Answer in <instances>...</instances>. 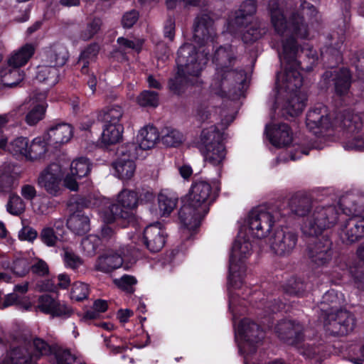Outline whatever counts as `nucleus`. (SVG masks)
<instances>
[{"mask_svg": "<svg viewBox=\"0 0 364 364\" xmlns=\"http://www.w3.org/2000/svg\"><path fill=\"white\" fill-rule=\"evenodd\" d=\"M237 332L244 341L242 348L248 353L255 352L257 346L264 338V331L261 327L248 318L241 321Z\"/></svg>", "mask_w": 364, "mask_h": 364, "instance_id": "nucleus-15", "label": "nucleus"}, {"mask_svg": "<svg viewBox=\"0 0 364 364\" xmlns=\"http://www.w3.org/2000/svg\"><path fill=\"white\" fill-rule=\"evenodd\" d=\"M285 215L286 213L276 206L259 205L252 208L247 218L250 234L258 239L266 237Z\"/></svg>", "mask_w": 364, "mask_h": 364, "instance_id": "nucleus-5", "label": "nucleus"}, {"mask_svg": "<svg viewBox=\"0 0 364 364\" xmlns=\"http://www.w3.org/2000/svg\"><path fill=\"white\" fill-rule=\"evenodd\" d=\"M113 167L115 169L117 177L124 181L131 179L136 170L134 160L127 158H118L113 163Z\"/></svg>", "mask_w": 364, "mask_h": 364, "instance_id": "nucleus-34", "label": "nucleus"}, {"mask_svg": "<svg viewBox=\"0 0 364 364\" xmlns=\"http://www.w3.org/2000/svg\"><path fill=\"white\" fill-rule=\"evenodd\" d=\"M217 38L214 21L208 14L198 15L193 24V41L200 48L210 50Z\"/></svg>", "mask_w": 364, "mask_h": 364, "instance_id": "nucleus-12", "label": "nucleus"}, {"mask_svg": "<svg viewBox=\"0 0 364 364\" xmlns=\"http://www.w3.org/2000/svg\"><path fill=\"white\" fill-rule=\"evenodd\" d=\"M161 141L168 146H176L183 141V135L178 130L166 128L162 131Z\"/></svg>", "mask_w": 364, "mask_h": 364, "instance_id": "nucleus-45", "label": "nucleus"}, {"mask_svg": "<svg viewBox=\"0 0 364 364\" xmlns=\"http://www.w3.org/2000/svg\"><path fill=\"white\" fill-rule=\"evenodd\" d=\"M275 332L278 337L289 345L299 346L304 339V327L294 320H282L276 327Z\"/></svg>", "mask_w": 364, "mask_h": 364, "instance_id": "nucleus-19", "label": "nucleus"}, {"mask_svg": "<svg viewBox=\"0 0 364 364\" xmlns=\"http://www.w3.org/2000/svg\"><path fill=\"white\" fill-rule=\"evenodd\" d=\"M325 80L332 78L334 81L336 93L339 96L346 95L350 87L351 75L348 69L326 71L323 75Z\"/></svg>", "mask_w": 364, "mask_h": 364, "instance_id": "nucleus-22", "label": "nucleus"}, {"mask_svg": "<svg viewBox=\"0 0 364 364\" xmlns=\"http://www.w3.org/2000/svg\"><path fill=\"white\" fill-rule=\"evenodd\" d=\"M178 197L173 192L161 191L158 196L160 212L163 215H168L176 208Z\"/></svg>", "mask_w": 364, "mask_h": 364, "instance_id": "nucleus-35", "label": "nucleus"}, {"mask_svg": "<svg viewBox=\"0 0 364 364\" xmlns=\"http://www.w3.org/2000/svg\"><path fill=\"white\" fill-rule=\"evenodd\" d=\"M99 52V46L92 44L88 46L80 55V63H82V72L85 73L89 60L94 59Z\"/></svg>", "mask_w": 364, "mask_h": 364, "instance_id": "nucleus-54", "label": "nucleus"}, {"mask_svg": "<svg viewBox=\"0 0 364 364\" xmlns=\"http://www.w3.org/2000/svg\"><path fill=\"white\" fill-rule=\"evenodd\" d=\"M48 144L45 135L34 138L31 143L28 142L27 159L36 161L43 158L48 151Z\"/></svg>", "mask_w": 364, "mask_h": 364, "instance_id": "nucleus-29", "label": "nucleus"}, {"mask_svg": "<svg viewBox=\"0 0 364 364\" xmlns=\"http://www.w3.org/2000/svg\"><path fill=\"white\" fill-rule=\"evenodd\" d=\"M344 148L348 150L364 151V135L355 136L344 144Z\"/></svg>", "mask_w": 364, "mask_h": 364, "instance_id": "nucleus-63", "label": "nucleus"}, {"mask_svg": "<svg viewBox=\"0 0 364 364\" xmlns=\"http://www.w3.org/2000/svg\"><path fill=\"white\" fill-rule=\"evenodd\" d=\"M14 178L7 173L0 170V192L10 193L14 188Z\"/></svg>", "mask_w": 364, "mask_h": 364, "instance_id": "nucleus-61", "label": "nucleus"}, {"mask_svg": "<svg viewBox=\"0 0 364 364\" xmlns=\"http://www.w3.org/2000/svg\"><path fill=\"white\" fill-rule=\"evenodd\" d=\"M306 125L307 129L318 136L333 127L327 107L318 104L306 114Z\"/></svg>", "mask_w": 364, "mask_h": 364, "instance_id": "nucleus-17", "label": "nucleus"}, {"mask_svg": "<svg viewBox=\"0 0 364 364\" xmlns=\"http://www.w3.org/2000/svg\"><path fill=\"white\" fill-rule=\"evenodd\" d=\"M265 133L270 143L276 147L288 146L292 141V132L287 124L274 125L273 127L267 126Z\"/></svg>", "mask_w": 364, "mask_h": 364, "instance_id": "nucleus-21", "label": "nucleus"}, {"mask_svg": "<svg viewBox=\"0 0 364 364\" xmlns=\"http://www.w3.org/2000/svg\"><path fill=\"white\" fill-rule=\"evenodd\" d=\"M6 210L13 215H19L25 210V203L18 195L10 194Z\"/></svg>", "mask_w": 364, "mask_h": 364, "instance_id": "nucleus-47", "label": "nucleus"}, {"mask_svg": "<svg viewBox=\"0 0 364 364\" xmlns=\"http://www.w3.org/2000/svg\"><path fill=\"white\" fill-rule=\"evenodd\" d=\"M139 148L135 143H127L117 149V154L119 158H127L134 160L138 156Z\"/></svg>", "mask_w": 364, "mask_h": 364, "instance_id": "nucleus-50", "label": "nucleus"}, {"mask_svg": "<svg viewBox=\"0 0 364 364\" xmlns=\"http://www.w3.org/2000/svg\"><path fill=\"white\" fill-rule=\"evenodd\" d=\"M34 352L32 353L33 360L36 361L41 356L48 355L50 352V346L43 339L35 338L33 341Z\"/></svg>", "mask_w": 364, "mask_h": 364, "instance_id": "nucleus-57", "label": "nucleus"}, {"mask_svg": "<svg viewBox=\"0 0 364 364\" xmlns=\"http://www.w3.org/2000/svg\"><path fill=\"white\" fill-rule=\"evenodd\" d=\"M24 78V73L18 68L8 65L0 72L1 82L6 87H12L17 85Z\"/></svg>", "mask_w": 364, "mask_h": 364, "instance_id": "nucleus-32", "label": "nucleus"}, {"mask_svg": "<svg viewBox=\"0 0 364 364\" xmlns=\"http://www.w3.org/2000/svg\"><path fill=\"white\" fill-rule=\"evenodd\" d=\"M90 171V163L87 158L80 157L72 161L70 173L77 178L86 176Z\"/></svg>", "mask_w": 364, "mask_h": 364, "instance_id": "nucleus-42", "label": "nucleus"}, {"mask_svg": "<svg viewBox=\"0 0 364 364\" xmlns=\"http://www.w3.org/2000/svg\"><path fill=\"white\" fill-rule=\"evenodd\" d=\"M324 327L333 336H345L351 333L355 326V318L346 310H338L324 317Z\"/></svg>", "mask_w": 364, "mask_h": 364, "instance_id": "nucleus-13", "label": "nucleus"}, {"mask_svg": "<svg viewBox=\"0 0 364 364\" xmlns=\"http://www.w3.org/2000/svg\"><path fill=\"white\" fill-rule=\"evenodd\" d=\"M159 139V133L154 126H145L137 135L138 147L146 150L153 148Z\"/></svg>", "mask_w": 364, "mask_h": 364, "instance_id": "nucleus-27", "label": "nucleus"}, {"mask_svg": "<svg viewBox=\"0 0 364 364\" xmlns=\"http://www.w3.org/2000/svg\"><path fill=\"white\" fill-rule=\"evenodd\" d=\"M137 102L142 107H156L159 105L158 94L154 91H144L138 96Z\"/></svg>", "mask_w": 364, "mask_h": 364, "instance_id": "nucleus-49", "label": "nucleus"}, {"mask_svg": "<svg viewBox=\"0 0 364 364\" xmlns=\"http://www.w3.org/2000/svg\"><path fill=\"white\" fill-rule=\"evenodd\" d=\"M341 301V298L335 290L331 289L327 291L323 295L322 300L318 306L323 318L327 316L328 314L333 313V311L340 306Z\"/></svg>", "mask_w": 364, "mask_h": 364, "instance_id": "nucleus-33", "label": "nucleus"}, {"mask_svg": "<svg viewBox=\"0 0 364 364\" xmlns=\"http://www.w3.org/2000/svg\"><path fill=\"white\" fill-rule=\"evenodd\" d=\"M39 237L41 242L48 247H55L59 240L54 229L50 227L43 228L40 233Z\"/></svg>", "mask_w": 364, "mask_h": 364, "instance_id": "nucleus-55", "label": "nucleus"}, {"mask_svg": "<svg viewBox=\"0 0 364 364\" xmlns=\"http://www.w3.org/2000/svg\"><path fill=\"white\" fill-rule=\"evenodd\" d=\"M209 50L196 48V46L186 43L178 50L176 63L178 72L168 82L169 89L179 95L188 84H194L208 61Z\"/></svg>", "mask_w": 364, "mask_h": 364, "instance_id": "nucleus-3", "label": "nucleus"}, {"mask_svg": "<svg viewBox=\"0 0 364 364\" xmlns=\"http://www.w3.org/2000/svg\"><path fill=\"white\" fill-rule=\"evenodd\" d=\"M63 252V260L66 267L75 269L82 265V259L72 250L65 247Z\"/></svg>", "mask_w": 364, "mask_h": 364, "instance_id": "nucleus-51", "label": "nucleus"}, {"mask_svg": "<svg viewBox=\"0 0 364 364\" xmlns=\"http://www.w3.org/2000/svg\"><path fill=\"white\" fill-rule=\"evenodd\" d=\"M101 23H102L100 19H93L90 23L87 24L86 29L82 32V38L84 40H88L91 38L100 30Z\"/></svg>", "mask_w": 364, "mask_h": 364, "instance_id": "nucleus-62", "label": "nucleus"}, {"mask_svg": "<svg viewBox=\"0 0 364 364\" xmlns=\"http://www.w3.org/2000/svg\"><path fill=\"white\" fill-rule=\"evenodd\" d=\"M59 70L55 67L43 63L38 66L36 77L37 80L48 86L55 85L58 81Z\"/></svg>", "mask_w": 364, "mask_h": 364, "instance_id": "nucleus-30", "label": "nucleus"}, {"mask_svg": "<svg viewBox=\"0 0 364 364\" xmlns=\"http://www.w3.org/2000/svg\"><path fill=\"white\" fill-rule=\"evenodd\" d=\"M55 358L58 364H85L80 357L72 354L68 349H58Z\"/></svg>", "mask_w": 364, "mask_h": 364, "instance_id": "nucleus-48", "label": "nucleus"}, {"mask_svg": "<svg viewBox=\"0 0 364 364\" xmlns=\"http://www.w3.org/2000/svg\"><path fill=\"white\" fill-rule=\"evenodd\" d=\"M124 116V109L121 106L112 105L105 107L98 114V119L104 123L122 124L121 122Z\"/></svg>", "mask_w": 364, "mask_h": 364, "instance_id": "nucleus-37", "label": "nucleus"}, {"mask_svg": "<svg viewBox=\"0 0 364 364\" xmlns=\"http://www.w3.org/2000/svg\"><path fill=\"white\" fill-rule=\"evenodd\" d=\"M123 132L122 124L104 123L101 135L102 142L106 145L116 144L122 139Z\"/></svg>", "mask_w": 364, "mask_h": 364, "instance_id": "nucleus-28", "label": "nucleus"}, {"mask_svg": "<svg viewBox=\"0 0 364 364\" xmlns=\"http://www.w3.org/2000/svg\"><path fill=\"white\" fill-rule=\"evenodd\" d=\"M213 61L216 73L210 85L211 90L221 97L237 98L243 88L245 73L242 69H233L237 59L232 46H221L217 49Z\"/></svg>", "mask_w": 364, "mask_h": 364, "instance_id": "nucleus-2", "label": "nucleus"}, {"mask_svg": "<svg viewBox=\"0 0 364 364\" xmlns=\"http://www.w3.org/2000/svg\"><path fill=\"white\" fill-rule=\"evenodd\" d=\"M265 33V28H262L257 21H250L242 31V38L245 43H250L259 39Z\"/></svg>", "mask_w": 364, "mask_h": 364, "instance_id": "nucleus-39", "label": "nucleus"}, {"mask_svg": "<svg viewBox=\"0 0 364 364\" xmlns=\"http://www.w3.org/2000/svg\"><path fill=\"white\" fill-rule=\"evenodd\" d=\"M137 205V193L124 189L118 194L117 203H109L108 210L103 213V219L107 223H112L118 218L129 219Z\"/></svg>", "mask_w": 364, "mask_h": 364, "instance_id": "nucleus-10", "label": "nucleus"}, {"mask_svg": "<svg viewBox=\"0 0 364 364\" xmlns=\"http://www.w3.org/2000/svg\"><path fill=\"white\" fill-rule=\"evenodd\" d=\"M64 172L61 166L53 163L48 166L39 175L38 184L52 195L57 196L60 190Z\"/></svg>", "mask_w": 364, "mask_h": 364, "instance_id": "nucleus-18", "label": "nucleus"}, {"mask_svg": "<svg viewBox=\"0 0 364 364\" xmlns=\"http://www.w3.org/2000/svg\"><path fill=\"white\" fill-rule=\"evenodd\" d=\"M35 52V46L31 43H26L9 58L10 66L20 68L25 65Z\"/></svg>", "mask_w": 364, "mask_h": 364, "instance_id": "nucleus-31", "label": "nucleus"}, {"mask_svg": "<svg viewBox=\"0 0 364 364\" xmlns=\"http://www.w3.org/2000/svg\"><path fill=\"white\" fill-rule=\"evenodd\" d=\"M88 286L82 282H75L70 291V298L75 301H82L87 297Z\"/></svg>", "mask_w": 364, "mask_h": 364, "instance_id": "nucleus-53", "label": "nucleus"}, {"mask_svg": "<svg viewBox=\"0 0 364 364\" xmlns=\"http://www.w3.org/2000/svg\"><path fill=\"white\" fill-rule=\"evenodd\" d=\"M340 209L334 205L315 206L301 225L302 233L317 236L333 228L338 220Z\"/></svg>", "mask_w": 364, "mask_h": 364, "instance_id": "nucleus-6", "label": "nucleus"}, {"mask_svg": "<svg viewBox=\"0 0 364 364\" xmlns=\"http://www.w3.org/2000/svg\"><path fill=\"white\" fill-rule=\"evenodd\" d=\"M46 105L44 103L32 102L25 116V122L28 126H34L41 121L46 114Z\"/></svg>", "mask_w": 364, "mask_h": 364, "instance_id": "nucleus-40", "label": "nucleus"}, {"mask_svg": "<svg viewBox=\"0 0 364 364\" xmlns=\"http://www.w3.org/2000/svg\"><path fill=\"white\" fill-rule=\"evenodd\" d=\"M29 140L26 137H18L9 145L11 154L16 156H24L27 159Z\"/></svg>", "mask_w": 364, "mask_h": 364, "instance_id": "nucleus-43", "label": "nucleus"}, {"mask_svg": "<svg viewBox=\"0 0 364 364\" xmlns=\"http://www.w3.org/2000/svg\"><path fill=\"white\" fill-rule=\"evenodd\" d=\"M298 235L288 230H277L269 238V245L274 253L280 257H288L296 248Z\"/></svg>", "mask_w": 364, "mask_h": 364, "instance_id": "nucleus-16", "label": "nucleus"}, {"mask_svg": "<svg viewBox=\"0 0 364 364\" xmlns=\"http://www.w3.org/2000/svg\"><path fill=\"white\" fill-rule=\"evenodd\" d=\"M306 256L316 267L327 265L333 255V242L328 236H323L309 242L306 247Z\"/></svg>", "mask_w": 364, "mask_h": 364, "instance_id": "nucleus-14", "label": "nucleus"}, {"mask_svg": "<svg viewBox=\"0 0 364 364\" xmlns=\"http://www.w3.org/2000/svg\"><path fill=\"white\" fill-rule=\"evenodd\" d=\"M114 282L119 288L132 293L134 291L133 285L136 283V279L133 276L125 274L119 279H115Z\"/></svg>", "mask_w": 364, "mask_h": 364, "instance_id": "nucleus-58", "label": "nucleus"}, {"mask_svg": "<svg viewBox=\"0 0 364 364\" xmlns=\"http://www.w3.org/2000/svg\"><path fill=\"white\" fill-rule=\"evenodd\" d=\"M347 203V199H343L341 203L343 213L349 218L341 224L339 237L343 244L351 245L364 237V207L354 201L351 207Z\"/></svg>", "mask_w": 364, "mask_h": 364, "instance_id": "nucleus-7", "label": "nucleus"}, {"mask_svg": "<svg viewBox=\"0 0 364 364\" xmlns=\"http://www.w3.org/2000/svg\"><path fill=\"white\" fill-rule=\"evenodd\" d=\"M137 257V250L132 247H121L117 252L109 250L100 255L94 264V270L109 273L119 268L124 259L131 260Z\"/></svg>", "mask_w": 364, "mask_h": 364, "instance_id": "nucleus-11", "label": "nucleus"}, {"mask_svg": "<svg viewBox=\"0 0 364 364\" xmlns=\"http://www.w3.org/2000/svg\"><path fill=\"white\" fill-rule=\"evenodd\" d=\"M35 360L31 351L26 346L11 348L0 364H32Z\"/></svg>", "mask_w": 364, "mask_h": 364, "instance_id": "nucleus-26", "label": "nucleus"}, {"mask_svg": "<svg viewBox=\"0 0 364 364\" xmlns=\"http://www.w3.org/2000/svg\"><path fill=\"white\" fill-rule=\"evenodd\" d=\"M11 269L16 275L23 277L28 272L30 265L26 259L20 258L14 261Z\"/></svg>", "mask_w": 364, "mask_h": 364, "instance_id": "nucleus-60", "label": "nucleus"}, {"mask_svg": "<svg viewBox=\"0 0 364 364\" xmlns=\"http://www.w3.org/2000/svg\"><path fill=\"white\" fill-rule=\"evenodd\" d=\"M101 245L100 238L95 235H90L83 238L81 242L82 250L85 255L92 257L95 255L97 248Z\"/></svg>", "mask_w": 364, "mask_h": 364, "instance_id": "nucleus-44", "label": "nucleus"}, {"mask_svg": "<svg viewBox=\"0 0 364 364\" xmlns=\"http://www.w3.org/2000/svg\"><path fill=\"white\" fill-rule=\"evenodd\" d=\"M289 206L293 214L303 217L309 213L311 201L308 197L294 196L290 199Z\"/></svg>", "mask_w": 364, "mask_h": 364, "instance_id": "nucleus-38", "label": "nucleus"}, {"mask_svg": "<svg viewBox=\"0 0 364 364\" xmlns=\"http://www.w3.org/2000/svg\"><path fill=\"white\" fill-rule=\"evenodd\" d=\"M67 226L75 234L84 235L90 229V217L82 211L73 213L67 220Z\"/></svg>", "mask_w": 364, "mask_h": 364, "instance_id": "nucleus-25", "label": "nucleus"}, {"mask_svg": "<svg viewBox=\"0 0 364 364\" xmlns=\"http://www.w3.org/2000/svg\"><path fill=\"white\" fill-rule=\"evenodd\" d=\"M68 57V51L64 46L54 44L45 50L42 62L58 69L66 63Z\"/></svg>", "mask_w": 364, "mask_h": 364, "instance_id": "nucleus-23", "label": "nucleus"}, {"mask_svg": "<svg viewBox=\"0 0 364 364\" xmlns=\"http://www.w3.org/2000/svg\"><path fill=\"white\" fill-rule=\"evenodd\" d=\"M30 269L33 274L40 277H44L49 272L47 263L42 259L37 260L33 264L30 266Z\"/></svg>", "mask_w": 364, "mask_h": 364, "instance_id": "nucleus-64", "label": "nucleus"}, {"mask_svg": "<svg viewBox=\"0 0 364 364\" xmlns=\"http://www.w3.org/2000/svg\"><path fill=\"white\" fill-rule=\"evenodd\" d=\"M306 289V285L300 279H291L286 287V291L291 295L301 296Z\"/></svg>", "mask_w": 364, "mask_h": 364, "instance_id": "nucleus-59", "label": "nucleus"}, {"mask_svg": "<svg viewBox=\"0 0 364 364\" xmlns=\"http://www.w3.org/2000/svg\"><path fill=\"white\" fill-rule=\"evenodd\" d=\"M256 1L255 0H246L236 12L235 23L240 26H245L249 21V18H251L256 13Z\"/></svg>", "mask_w": 364, "mask_h": 364, "instance_id": "nucleus-36", "label": "nucleus"}, {"mask_svg": "<svg viewBox=\"0 0 364 364\" xmlns=\"http://www.w3.org/2000/svg\"><path fill=\"white\" fill-rule=\"evenodd\" d=\"M252 246L244 239H237L233 243L230 257L228 284L235 289L242 287L245 267L243 259L251 255Z\"/></svg>", "mask_w": 364, "mask_h": 364, "instance_id": "nucleus-9", "label": "nucleus"}, {"mask_svg": "<svg viewBox=\"0 0 364 364\" xmlns=\"http://www.w3.org/2000/svg\"><path fill=\"white\" fill-rule=\"evenodd\" d=\"M328 41L327 46L321 50V55H323L324 53L326 55L329 53L335 56L338 55L345 41L343 34L333 33L330 35Z\"/></svg>", "mask_w": 364, "mask_h": 364, "instance_id": "nucleus-41", "label": "nucleus"}, {"mask_svg": "<svg viewBox=\"0 0 364 364\" xmlns=\"http://www.w3.org/2000/svg\"><path fill=\"white\" fill-rule=\"evenodd\" d=\"M213 200L210 184L205 181H194L187 201L178 213L180 221L184 228L188 230L198 228L202 219L208 214L210 205Z\"/></svg>", "mask_w": 364, "mask_h": 364, "instance_id": "nucleus-4", "label": "nucleus"}, {"mask_svg": "<svg viewBox=\"0 0 364 364\" xmlns=\"http://www.w3.org/2000/svg\"><path fill=\"white\" fill-rule=\"evenodd\" d=\"M57 301L52 298L50 295H42L38 299L37 309L41 311L51 315Z\"/></svg>", "mask_w": 364, "mask_h": 364, "instance_id": "nucleus-56", "label": "nucleus"}, {"mask_svg": "<svg viewBox=\"0 0 364 364\" xmlns=\"http://www.w3.org/2000/svg\"><path fill=\"white\" fill-rule=\"evenodd\" d=\"M197 147L205 161L214 166L221 165L225 159L226 151L222 143V134L215 125L202 130Z\"/></svg>", "mask_w": 364, "mask_h": 364, "instance_id": "nucleus-8", "label": "nucleus"}, {"mask_svg": "<svg viewBox=\"0 0 364 364\" xmlns=\"http://www.w3.org/2000/svg\"><path fill=\"white\" fill-rule=\"evenodd\" d=\"M341 124L344 128H346L349 130V132H352L358 131L362 127L360 117L358 114H354L350 111L346 112L343 114Z\"/></svg>", "mask_w": 364, "mask_h": 364, "instance_id": "nucleus-46", "label": "nucleus"}, {"mask_svg": "<svg viewBox=\"0 0 364 364\" xmlns=\"http://www.w3.org/2000/svg\"><path fill=\"white\" fill-rule=\"evenodd\" d=\"M348 269L350 274L359 284L358 288L364 289V263L360 262L352 263Z\"/></svg>", "mask_w": 364, "mask_h": 364, "instance_id": "nucleus-52", "label": "nucleus"}, {"mask_svg": "<svg viewBox=\"0 0 364 364\" xmlns=\"http://www.w3.org/2000/svg\"><path fill=\"white\" fill-rule=\"evenodd\" d=\"M73 134V128L70 124L60 123L52 126L45 136L49 143L61 144L68 142Z\"/></svg>", "mask_w": 364, "mask_h": 364, "instance_id": "nucleus-24", "label": "nucleus"}, {"mask_svg": "<svg viewBox=\"0 0 364 364\" xmlns=\"http://www.w3.org/2000/svg\"><path fill=\"white\" fill-rule=\"evenodd\" d=\"M144 244L152 252L160 251L164 246L166 240L164 230L160 223L148 225L144 231Z\"/></svg>", "mask_w": 364, "mask_h": 364, "instance_id": "nucleus-20", "label": "nucleus"}, {"mask_svg": "<svg viewBox=\"0 0 364 364\" xmlns=\"http://www.w3.org/2000/svg\"><path fill=\"white\" fill-rule=\"evenodd\" d=\"M285 0H268V11L274 31L282 37V53L280 55L284 70L277 75L276 87L278 95L275 109L283 117H294L300 114L306 106V96L300 90L303 78L299 72V60L302 49L296 38L306 39L309 29L306 18L317 14L316 8L304 1L293 11L288 21L284 16Z\"/></svg>", "mask_w": 364, "mask_h": 364, "instance_id": "nucleus-1", "label": "nucleus"}]
</instances>
